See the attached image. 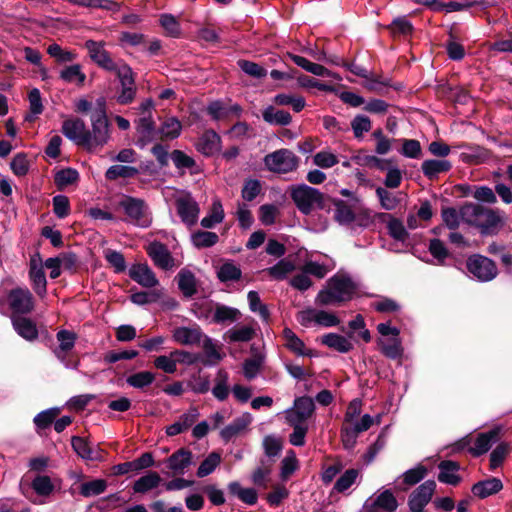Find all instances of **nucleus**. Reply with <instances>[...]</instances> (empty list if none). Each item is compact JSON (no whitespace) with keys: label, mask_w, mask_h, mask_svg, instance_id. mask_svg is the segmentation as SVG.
Here are the masks:
<instances>
[{"label":"nucleus","mask_w":512,"mask_h":512,"mask_svg":"<svg viewBox=\"0 0 512 512\" xmlns=\"http://www.w3.org/2000/svg\"><path fill=\"white\" fill-rule=\"evenodd\" d=\"M315 410L310 397L302 396L294 400L293 407L285 410V418L290 426H309L308 422Z\"/></svg>","instance_id":"nucleus-8"},{"label":"nucleus","mask_w":512,"mask_h":512,"mask_svg":"<svg viewBox=\"0 0 512 512\" xmlns=\"http://www.w3.org/2000/svg\"><path fill=\"white\" fill-rule=\"evenodd\" d=\"M178 286L183 294L190 297L196 293V279L194 274L186 269L178 273Z\"/></svg>","instance_id":"nucleus-41"},{"label":"nucleus","mask_w":512,"mask_h":512,"mask_svg":"<svg viewBox=\"0 0 512 512\" xmlns=\"http://www.w3.org/2000/svg\"><path fill=\"white\" fill-rule=\"evenodd\" d=\"M161 482V477L156 472H150L140 477L133 486V489L137 493H146L156 488Z\"/></svg>","instance_id":"nucleus-42"},{"label":"nucleus","mask_w":512,"mask_h":512,"mask_svg":"<svg viewBox=\"0 0 512 512\" xmlns=\"http://www.w3.org/2000/svg\"><path fill=\"white\" fill-rule=\"evenodd\" d=\"M155 380V374L150 371H141L127 377L126 382L129 386L137 389H143L150 386Z\"/></svg>","instance_id":"nucleus-45"},{"label":"nucleus","mask_w":512,"mask_h":512,"mask_svg":"<svg viewBox=\"0 0 512 512\" xmlns=\"http://www.w3.org/2000/svg\"><path fill=\"white\" fill-rule=\"evenodd\" d=\"M441 217L443 223L451 230H455L459 227L462 220V206L459 210L453 207L443 208L441 211Z\"/></svg>","instance_id":"nucleus-50"},{"label":"nucleus","mask_w":512,"mask_h":512,"mask_svg":"<svg viewBox=\"0 0 512 512\" xmlns=\"http://www.w3.org/2000/svg\"><path fill=\"white\" fill-rule=\"evenodd\" d=\"M8 304L13 314H28L34 308V300L27 288H15L8 294Z\"/></svg>","instance_id":"nucleus-15"},{"label":"nucleus","mask_w":512,"mask_h":512,"mask_svg":"<svg viewBox=\"0 0 512 512\" xmlns=\"http://www.w3.org/2000/svg\"><path fill=\"white\" fill-rule=\"evenodd\" d=\"M241 275V269L232 262L224 263L217 272L221 282L237 281L241 278Z\"/></svg>","instance_id":"nucleus-52"},{"label":"nucleus","mask_w":512,"mask_h":512,"mask_svg":"<svg viewBox=\"0 0 512 512\" xmlns=\"http://www.w3.org/2000/svg\"><path fill=\"white\" fill-rule=\"evenodd\" d=\"M501 432V427H495L488 432L478 434L476 439L469 434L447 448H491L501 440Z\"/></svg>","instance_id":"nucleus-10"},{"label":"nucleus","mask_w":512,"mask_h":512,"mask_svg":"<svg viewBox=\"0 0 512 512\" xmlns=\"http://www.w3.org/2000/svg\"><path fill=\"white\" fill-rule=\"evenodd\" d=\"M253 421V416L249 412H244L240 416L236 417L232 422L223 426L219 430V437L222 439L224 444L243 436L249 429Z\"/></svg>","instance_id":"nucleus-12"},{"label":"nucleus","mask_w":512,"mask_h":512,"mask_svg":"<svg viewBox=\"0 0 512 512\" xmlns=\"http://www.w3.org/2000/svg\"><path fill=\"white\" fill-rule=\"evenodd\" d=\"M146 251L155 266L163 270H169L174 267V259L164 244L157 241L152 242L148 245Z\"/></svg>","instance_id":"nucleus-21"},{"label":"nucleus","mask_w":512,"mask_h":512,"mask_svg":"<svg viewBox=\"0 0 512 512\" xmlns=\"http://www.w3.org/2000/svg\"><path fill=\"white\" fill-rule=\"evenodd\" d=\"M153 364L155 368L167 374H173L177 371V364L175 357L173 356V351H171L168 355H160L156 357Z\"/></svg>","instance_id":"nucleus-58"},{"label":"nucleus","mask_w":512,"mask_h":512,"mask_svg":"<svg viewBox=\"0 0 512 512\" xmlns=\"http://www.w3.org/2000/svg\"><path fill=\"white\" fill-rule=\"evenodd\" d=\"M503 489L502 481L496 477H492L483 481H479L472 486V493L481 498H487L497 494Z\"/></svg>","instance_id":"nucleus-29"},{"label":"nucleus","mask_w":512,"mask_h":512,"mask_svg":"<svg viewBox=\"0 0 512 512\" xmlns=\"http://www.w3.org/2000/svg\"><path fill=\"white\" fill-rule=\"evenodd\" d=\"M97 107L90 115L92 130H88V150L92 151L97 147L104 146L110 139L109 123L106 115L105 99L98 98Z\"/></svg>","instance_id":"nucleus-4"},{"label":"nucleus","mask_w":512,"mask_h":512,"mask_svg":"<svg viewBox=\"0 0 512 512\" xmlns=\"http://www.w3.org/2000/svg\"><path fill=\"white\" fill-rule=\"evenodd\" d=\"M14 330L19 336L27 341H33L38 337V330L36 324L25 317L13 315L11 317Z\"/></svg>","instance_id":"nucleus-27"},{"label":"nucleus","mask_w":512,"mask_h":512,"mask_svg":"<svg viewBox=\"0 0 512 512\" xmlns=\"http://www.w3.org/2000/svg\"><path fill=\"white\" fill-rule=\"evenodd\" d=\"M119 207L126 214L129 223L142 228L151 225V213L143 200L133 197H124L119 202Z\"/></svg>","instance_id":"nucleus-6"},{"label":"nucleus","mask_w":512,"mask_h":512,"mask_svg":"<svg viewBox=\"0 0 512 512\" xmlns=\"http://www.w3.org/2000/svg\"><path fill=\"white\" fill-rule=\"evenodd\" d=\"M381 352L390 359H398L403 354V348L399 337L382 338L378 342Z\"/></svg>","instance_id":"nucleus-36"},{"label":"nucleus","mask_w":512,"mask_h":512,"mask_svg":"<svg viewBox=\"0 0 512 512\" xmlns=\"http://www.w3.org/2000/svg\"><path fill=\"white\" fill-rule=\"evenodd\" d=\"M107 488V483L103 479H95L84 482L80 485V494L86 498L102 494Z\"/></svg>","instance_id":"nucleus-51"},{"label":"nucleus","mask_w":512,"mask_h":512,"mask_svg":"<svg viewBox=\"0 0 512 512\" xmlns=\"http://www.w3.org/2000/svg\"><path fill=\"white\" fill-rule=\"evenodd\" d=\"M440 473L438 480L445 484L457 485L461 481V477L457 474L460 466L457 462L446 460L439 464Z\"/></svg>","instance_id":"nucleus-30"},{"label":"nucleus","mask_w":512,"mask_h":512,"mask_svg":"<svg viewBox=\"0 0 512 512\" xmlns=\"http://www.w3.org/2000/svg\"><path fill=\"white\" fill-rule=\"evenodd\" d=\"M138 173V169L132 166L113 165L109 167L105 173L108 180H116L120 177L130 178Z\"/></svg>","instance_id":"nucleus-53"},{"label":"nucleus","mask_w":512,"mask_h":512,"mask_svg":"<svg viewBox=\"0 0 512 512\" xmlns=\"http://www.w3.org/2000/svg\"><path fill=\"white\" fill-rule=\"evenodd\" d=\"M57 341L59 342V346L54 349L55 356L67 367V368H77L78 362L70 364L66 362V356L69 351L73 349L76 341V334L69 330H60L56 335Z\"/></svg>","instance_id":"nucleus-20"},{"label":"nucleus","mask_w":512,"mask_h":512,"mask_svg":"<svg viewBox=\"0 0 512 512\" xmlns=\"http://www.w3.org/2000/svg\"><path fill=\"white\" fill-rule=\"evenodd\" d=\"M173 340L181 345H196L202 341L203 333L198 326L177 327L173 330Z\"/></svg>","instance_id":"nucleus-24"},{"label":"nucleus","mask_w":512,"mask_h":512,"mask_svg":"<svg viewBox=\"0 0 512 512\" xmlns=\"http://www.w3.org/2000/svg\"><path fill=\"white\" fill-rule=\"evenodd\" d=\"M356 292V284L345 274H336L327 281V285L322 289L317 297L316 303L319 305H335L349 301Z\"/></svg>","instance_id":"nucleus-3"},{"label":"nucleus","mask_w":512,"mask_h":512,"mask_svg":"<svg viewBox=\"0 0 512 512\" xmlns=\"http://www.w3.org/2000/svg\"><path fill=\"white\" fill-rule=\"evenodd\" d=\"M229 376L224 370H219L215 379V385L212 388V394L218 401H225L230 393L228 384Z\"/></svg>","instance_id":"nucleus-39"},{"label":"nucleus","mask_w":512,"mask_h":512,"mask_svg":"<svg viewBox=\"0 0 512 512\" xmlns=\"http://www.w3.org/2000/svg\"><path fill=\"white\" fill-rule=\"evenodd\" d=\"M181 130H182L181 122L177 118L171 117V118L166 119L162 123V125L159 129V133L161 134L162 138L175 139V138L179 137Z\"/></svg>","instance_id":"nucleus-46"},{"label":"nucleus","mask_w":512,"mask_h":512,"mask_svg":"<svg viewBox=\"0 0 512 512\" xmlns=\"http://www.w3.org/2000/svg\"><path fill=\"white\" fill-rule=\"evenodd\" d=\"M335 219L341 225L354 226V224H356L361 227L367 226V222H364L362 219H358L352 211L351 207L343 202L336 204Z\"/></svg>","instance_id":"nucleus-31"},{"label":"nucleus","mask_w":512,"mask_h":512,"mask_svg":"<svg viewBox=\"0 0 512 512\" xmlns=\"http://www.w3.org/2000/svg\"><path fill=\"white\" fill-rule=\"evenodd\" d=\"M32 488L41 496H48L54 490V485L51 479L45 475H38L32 481Z\"/></svg>","instance_id":"nucleus-63"},{"label":"nucleus","mask_w":512,"mask_h":512,"mask_svg":"<svg viewBox=\"0 0 512 512\" xmlns=\"http://www.w3.org/2000/svg\"><path fill=\"white\" fill-rule=\"evenodd\" d=\"M221 462V456L220 454L216 452H212L209 454V456L202 461L200 464L198 470H197V476L202 478L210 475L216 467Z\"/></svg>","instance_id":"nucleus-56"},{"label":"nucleus","mask_w":512,"mask_h":512,"mask_svg":"<svg viewBox=\"0 0 512 512\" xmlns=\"http://www.w3.org/2000/svg\"><path fill=\"white\" fill-rule=\"evenodd\" d=\"M200 411L197 407L191 406L183 412L172 424L166 426L165 432L168 436H176L192 430V426L199 420Z\"/></svg>","instance_id":"nucleus-17"},{"label":"nucleus","mask_w":512,"mask_h":512,"mask_svg":"<svg viewBox=\"0 0 512 512\" xmlns=\"http://www.w3.org/2000/svg\"><path fill=\"white\" fill-rule=\"evenodd\" d=\"M192 455L189 450H178L168 459V467L174 473H183L184 469L190 466Z\"/></svg>","instance_id":"nucleus-38"},{"label":"nucleus","mask_w":512,"mask_h":512,"mask_svg":"<svg viewBox=\"0 0 512 512\" xmlns=\"http://www.w3.org/2000/svg\"><path fill=\"white\" fill-rule=\"evenodd\" d=\"M361 412L362 400L353 399L347 406L341 428L342 440L346 447L353 446L360 433L381 422V414L373 417L369 414L361 415Z\"/></svg>","instance_id":"nucleus-1"},{"label":"nucleus","mask_w":512,"mask_h":512,"mask_svg":"<svg viewBox=\"0 0 512 512\" xmlns=\"http://www.w3.org/2000/svg\"><path fill=\"white\" fill-rule=\"evenodd\" d=\"M175 206L177 214L187 227H192L198 222L200 207L190 193L179 194L175 200Z\"/></svg>","instance_id":"nucleus-11"},{"label":"nucleus","mask_w":512,"mask_h":512,"mask_svg":"<svg viewBox=\"0 0 512 512\" xmlns=\"http://www.w3.org/2000/svg\"><path fill=\"white\" fill-rule=\"evenodd\" d=\"M60 79L66 83L83 86L86 80V75L82 71L80 64H73L66 66L60 71Z\"/></svg>","instance_id":"nucleus-34"},{"label":"nucleus","mask_w":512,"mask_h":512,"mask_svg":"<svg viewBox=\"0 0 512 512\" xmlns=\"http://www.w3.org/2000/svg\"><path fill=\"white\" fill-rule=\"evenodd\" d=\"M29 277L32 282V287L37 295L44 297L46 294L47 280L40 261L32 259L30 261Z\"/></svg>","instance_id":"nucleus-26"},{"label":"nucleus","mask_w":512,"mask_h":512,"mask_svg":"<svg viewBox=\"0 0 512 512\" xmlns=\"http://www.w3.org/2000/svg\"><path fill=\"white\" fill-rule=\"evenodd\" d=\"M359 471L356 469H348L342 474L334 485V490L343 493L348 490L357 480Z\"/></svg>","instance_id":"nucleus-54"},{"label":"nucleus","mask_w":512,"mask_h":512,"mask_svg":"<svg viewBox=\"0 0 512 512\" xmlns=\"http://www.w3.org/2000/svg\"><path fill=\"white\" fill-rule=\"evenodd\" d=\"M47 53L60 63L72 62L77 58L73 51L63 50L60 45L53 43L48 46Z\"/></svg>","instance_id":"nucleus-62"},{"label":"nucleus","mask_w":512,"mask_h":512,"mask_svg":"<svg viewBox=\"0 0 512 512\" xmlns=\"http://www.w3.org/2000/svg\"><path fill=\"white\" fill-rule=\"evenodd\" d=\"M376 194L379 198L381 207L385 210H393L400 203V199L397 197V195L386 190L385 188L378 187L376 189Z\"/></svg>","instance_id":"nucleus-57"},{"label":"nucleus","mask_w":512,"mask_h":512,"mask_svg":"<svg viewBox=\"0 0 512 512\" xmlns=\"http://www.w3.org/2000/svg\"><path fill=\"white\" fill-rule=\"evenodd\" d=\"M462 220L478 228L484 236L496 235L504 225L505 214L498 209L467 203L462 206Z\"/></svg>","instance_id":"nucleus-2"},{"label":"nucleus","mask_w":512,"mask_h":512,"mask_svg":"<svg viewBox=\"0 0 512 512\" xmlns=\"http://www.w3.org/2000/svg\"><path fill=\"white\" fill-rule=\"evenodd\" d=\"M62 133L76 145L88 150V129L80 118L68 119L63 122Z\"/></svg>","instance_id":"nucleus-16"},{"label":"nucleus","mask_w":512,"mask_h":512,"mask_svg":"<svg viewBox=\"0 0 512 512\" xmlns=\"http://www.w3.org/2000/svg\"><path fill=\"white\" fill-rule=\"evenodd\" d=\"M283 338L285 340L284 345L287 349L296 355L308 357L316 356V353L313 350L306 348L304 342L290 328H285L283 330Z\"/></svg>","instance_id":"nucleus-28"},{"label":"nucleus","mask_w":512,"mask_h":512,"mask_svg":"<svg viewBox=\"0 0 512 512\" xmlns=\"http://www.w3.org/2000/svg\"><path fill=\"white\" fill-rule=\"evenodd\" d=\"M291 198L300 212L305 215L310 214L315 209L324 208L322 193L305 184L293 188Z\"/></svg>","instance_id":"nucleus-5"},{"label":"nucleus","mask_w":512,"mask_h":512,"mask_svg":"<svg viewBox=\"0 0 512 512\" xmlns=\"http://www.w3.org/2000/svg\"><path fill=\"white\" fill-rule=\"evenodd\" d=\"M220 142L219 136L214 131L205 132L198 143V150L203 154H212Z\"/></svg>","instance_id":"nucleus-49"},{"label":"nucleus","mask_w":512,"mask_h":512,"mask_svg":"<svg viewBox=\"0 0 512 512\" xmlns=\"http://www.w3.org/2000/svg\"><path fill=\"white\" fill-rule=\"evenodd\" d=\"M423 174L429 179L436 178L440 173L447 172L451 168V163L448 160H425L422 163Z\"/></svg>","instance_id":"nucleus-37"},{"label":"nucleus","mask_w":512,"mask_h":512,"mask_svg":"<svg viewBox=\"0 0 512 512\" xmlns=\"http://www.w3.org/2000/svg\"><path fill=\"white\" fill-rule=\"evenodd\" d=\"M129 276L139 285L146 288H152L159 284L155 273L147 264H133L129 268Z\"/></svg>","instance_id":"nucleus-22"},{"label":"nucleus","mask_w":512,"mask_h":512,"mask_svg":"<svg viewBox=\"0 0 512 512\" xmlns=\"http://www.w3.org/2000/svg\"><path fill=\"white\" fill-rule=\"evenodd\" d=\"M60 407H52L41 411L33 418V423L38 433L49 428L60 415Z\"/></svg>","instance_id":"nucleus-33"},{"label":"nucleus","mask_w":512,"mask_h":512,"mask_svg":"<svg viewBox=\"0 0 512 512\" xmlns=\"http://www.w3.org/2000/svg\"><path fill=\"white\" fill-rule=\"evenodd\" d=\"M170 158L181 175L186 172H189L191 175H195L200 172V168L196 161L181 150L172 151Z\"/></svg>","instance_id":"nucleus-25"},{"label":"nucleus","mask_w":512,"mask_h":512,"mask_svg":"<svg viewBox=\"0 0 512 512\" xmlns=\"http://www.w3.org/2000/svg\"><path fill=\"white\" fill-rule=\"evenodd\" d=\"M263 162L270 172L286 174L296 170L299 158L293 151L283 148L267 154Z\"/></svg>","instance_id":"nucleus-7"},{"label":"nucleus","mask_w":512,"mask_h":512,"mask_svg":"<svg viewBox=\"0 0 512 512\" xmlns=\"http://www.w3.org/2000/svg\"><path fill=\"white\" fill-rule=\"evenodd\" d=\"M338 162V157L328 150L319 151L313 156V164L322 169H329Z\"/></svg>","instance_id":"nucleus-59"},{"label":"nucleus","mask_w":512,"mask_h":512,"mask_svg":"<svg viewBox=\"0 0 512 512\" xmlns=\"http://www.w3.org/2000/svg\"><path fill=\"white\" fill-rule=\"evenodd\" d=\"M321 342L322 344L336 350L339 353H347L353 349V344L348 338L336 333H328L323 335Z\"/></svg>","instance_id":"nucleus-32"},{"label":"nucleus","mask_w":512,"mask_h":512,"mask_svg":"<svg viewBox=\"0 0 512 512\" xmlns=\"http://www.w3.org/2000/svg\"><path fill=\"white\" fill-rule=\"evenodd\" d=\"M466 267L469 273L480 282H489L498 274L494 261L480 254L470 256Z\"/></svg>","instance_id":"nucleus-9"},{"label":"nucleus","mask_w":512,"mask_h":512,"mask_svg":"<svg viewBox=\"0 0 512 512\" xmlns=\"http://www.w3.org/2000/svg\"><path fill=\"white\" fill-rule=\"evenodd\" d=\"M79 178V173L72 168L62 169L55 175V183L59 188L67 187L75 183Z\"/></svg>","instance_id":"nucleus-64"},{"label":"nucleus","mask_w":512,"mask_h":512,"mask_svg":"<svg viewBox=\"0 0 512 512\" xmlns=\"http://www.w3.org/2000/svg\"><path fill=\"white\" fill-rule=\"evenodd\" d=\"M398 502L394 494L389 490H383L366 500L363 512H395Z\"/></svg>","instance_id":"nucleus-13"},{"label":"nucleus","mask_w":512,"mask_h":512,"mask_svg":"<svg viewBox=\"0 0 512 512\" xmlns=\"http://www.w3.org/2000/svg\"><path fill=\"white\" fill-rule=\"evenodd\" d=\"M208 114L214 120H221L227 118L230 114H238L241 111L238 105H226L221 101H214L207 107Z\"/></svg>","instance_id":"nucleus-35"},{"label":"nucleus","mask_w":512,"mask_h":512,"mask_svg":"<svg viewBox=\"0 0 512 512\" xmlns=\"http://www.w3.org/2000/svg\"><path fill=\"white\" fill-rule=\"evenodd\" d=\"M219 240L215 232L197 231L191 235L192 244L197 248H208L214 246Z\"/></svg>","instance_id":"nucleus-44"},{"label":"nucleus","mask_w":512,"mask_h":512,"mask_svg":"<svg viewBox=\"0 0 512 512\" xmlns=\"http://www.w3.org/2000/svg\"><path fill=\"white\" fill-rule=\"evenodd\" d=\"M436 488L433 480H427L417 487L409 496L408 506L410 511H423L430 502Z\"/></svg>","instance_id":"nucleus-18"},{"label":"nucleus","mask_w":512,"mask_h":512,"mask_svg":"<svg viewBox=\"0 0 512 512\" xmlns=\"http://www.w3.org/2000/svg\"><path fill=\"white\" fill-rule=\"evenodd\" d=\"M427 473L428 471L426 467L423 465H417L402 474L403 483L408 487L413 486L423 480Z\"/></svg>","instance_id":"nucleus-60"},{"label":"nucleus","mask_w":512,"mask_h":512,"mask_svg":"<svg viewBox=\"0 0 512 512\" xmlns=\"http://www.w3.org/2000/svg\"><path fill=\"white\" fill-rule=\"evenodd\" d=\"M295 265L291 260L281 259L274 266L267 269V273L275 280L285 279L293 270Z\"/></svg>","instance_id":"nucleus-43"},{"label":"nucleus","mask_w":512,"mask_h":512,"mask_svg":"<svg viewBox=\"0 0 512 512\" xmlns=\"http://www.w3.org/2000/svg\"><path fill=\"white\" fill-rule=\"evenodd\" d=\"M247 299L250 310L254 313H258L263 321L268 322L270 313L267 306L261 302L258 292L249 291Z\"/></svg>","instance_id":"nucleus-48"},{"label":"nucleus","mask_w":512,"mask_h":512,"mask_svg":"<svg viewBox=\"0 0 512 512\" xmlns=\"http://www.w3.org/2000/svg\"><path fill=\"white\" fill-rule=\"evenodd\" d=\"M115 72L121 84V92L117 96V102L120 104L131 103L136 93L132 69L128 65L122 64Z\"/></svg>","instance_id":"nucleus-14"},{"label":"nucleus","mask_w":512,"mask_h":512,"mask_svg":"<svg viewBox=\"0 0 512 512\" xmlns=\"http://www.w3.org/2000/svg\"><path fill=\"white\" fill-rule=\"evenodd\" d=\"M240 315L239 310L236 308L228 307L225 305H218L213 314V320L216 323L225 321H234Z\"/></svg>","instance_id":"nucleus-61"},{"label":"nucleus","mask_w":512,"mask_h":512,"mask_svg":"<svg viewBox=\"0 0 512 512\" xmlns=\"http://www.w3.org/2000/svg\"><path fill=\"white\" fill-rule=\"evenodd\" d=\"M85 47L87 48L92 61L95 62L99 67L113 72L120 67L113 61L109 53L105 50L103 42L87 40Z\"/></svg>","instance_id":"nucleus-19"},{"label":"nucleus","mask_w":512,"mask_h":512,"mask_svg":"<svg viewBox=\"0 0 512 512\" xmlns=\"http://www.w3.org/2000/svg\"><path fill=\"white\" fill-rule=\"evenodd\" d=\"M224 219V211L220 201H214L211 207V211L207 216L201 220V225L204 228H213L216 224H219Z\"/></svg>","instance_id":"nucleus-47"},{"label":"nucleus","mask_w":512,"mask_h":512,"mask_svg":"<svg viewBox=\"0 0 512 512\" xmlns=\"http://www.w3.org/2000/svg\"><path fill=\"white\" fill-rule=\"evenodd\" d=\"M137 133L139 135L136 145L141 149L145 148L149 143L155 140V123L152 116H141L137 121Z\"/></svg>","instance_id":"nucleus-23"},{"label":"nucleus","mask_w":512,"mask_h":512,"mask_svg":"<svg viewBox=\"0 0 512 512\" xmlns=\"http://www.w3.org/2000/svg\"><path fill=\"white\" fill-rule=\"evenodd\" d=\"M263 119L273 125H288L292 118L291 115L283 110H277L273 106L265 108L262 112Z\"/></svg>","instance_id":"nucleus-40"},{"label":"nucleus","mask_w":512,"mask_h":512,"mask_svg":"<svg viewBox=\"0 0 512 512\" xmlns=\"http://www.w3.org/2000/svg\"><path fill=\"white\" fill-rule=\"evenodd\" d=\"M254 335V328L246 325L235 327L227 332V336L231 342H248Z\"/></svg>","instance_id":"nucleus-55"}]
</instances>
